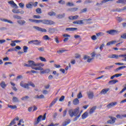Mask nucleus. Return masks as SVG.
<instances>
[{"instance_id": "nucleus-60", "label": "nucleus", "mask_w": 126, "mask_h": 126, "mask_svg": "<svg viewBox=\"0 0 126 126\" xmlns=\"http://www.w3.org/2000/svg\"><path fill=\"white\" fill-rule=\"evenodd\" d=\"M19 6L21 8H23L24 7V3L21 2L19 4Z\"/></svg>"}, {"instance_id": "nucleus-5", "label": "nucleus", "mask_w": 126, "mask_h": 126, "mask_svg": "<svg viewBox=\"0 0 126 126\" xmlns=\"http://www.w3.org/2000/svg\"><path fill=\"white\" fill-rule=\"evenodd\" d=\"M28 63L29 64L24 63V66H27V67H31L32 69L34 68V66H35L36 63L33 61H28Z\"/></svg>"}, {"instance_id": "nucleus-58", "label": "nucleus", "mask_w": 126, "mask_h": 126, "mask_svg": "<svg viewBox=\"0 0 126 126\" xmlns=\"http://www.w3.org/2000/svg\"><path fill=\"white\" fill-rule=\"evenodd\" d=\"M113 67H114V65L108 66L105 67V69H111V68H113Z\"/></svg>"}, {"instance_id": "nucleus-44", "label": "nucleus", "mask_w": 126, "mask_h": 126, "mask_svg": "<svg viewBox=\"0 0 126 126\" xmlns=\"http://www.w3.org/2000/svg\"><path fill=\"white\" fill-rule=\"evenodd\" d=\"M95 56H97V54H96V52H93L91 53V57L94 60V58H95Z\"/></svg>"}, {"instance_id": "nucleus-39", "label": "nucleus", "mask_w": 126, "mask_h": 126, "mask_svg": "<svg viewBox=\"0 0 126 126\" xmlns=\"http://www.w3.org/2000/svg\"><path fill=\"white\" fill-rule=\"evenodd\" d=\"M77 99H80L82 98V93H81V92H80L77 95Z\"/></svg>"}, {"instance_id": "nucleus-45", "label": "nucleus", "mask_w": 126, "mask_h": 126, "mask_svg": "<svg viewBox=\"0 0 126 126\" xmlns=\"http://www.w3.org/2000/svg\"><path fill=\"white\" fill-rule=\"evenodd\" d=\"M43 40H50V38L49 37V36H48L47 35H45L44 36H43Z\"/></svg>"}, {"instance_id": "nucleus-40", "label": "nucleus", "mask_w": 126, "mask_h": 126, "mask_svg": "<svg viewBox=\"0 0 126 126\" xmlns=\"http://www.w3.org/2000/svg\"><path fill=\"white\" fill-rule=\"evenodd\" d=\"M8 108H10V109H12V110H14V109H16L17 108V106L16 105H8Z\"/></svg>"}, {"instance_id": "nucleus-26", "label": "nucleus", "mask_w": 126, "mask_h": 126, "mask_svg": "<svg viewBox=\"0 0 126 126\" xmlns=\"http://www.w3.org/2000/svg\"><path fill=\"white\" fill-rule=\"evenodd\" d=\"M57 101H58V98L54 99V100L49 105V108H52V107L54 106V104L57 103Z\"/></svg>"}, {"instance_id": "nucleus-62", "label": "nucleus", "mask_w": 126, "mask_h": 126, "mask_svg": "<svg viewBox=\"0 0 126 126\" xmlns=\"http://www.w3.org/2000/svg\"><path fill=\"white\" fill-rule=\"evenodd\" d=\"M66 113H67V109H65L63 112V117H64L66 116Z\"/></svg>"}, {"instance_id": "nucleus-3", "label": "nucleus", "mask_w": 126, "mask_h": 126, "mask_svg": "<svg viewBox=\"0 0 126 126\" xmlns=\"http://www.w3.org/2000/svg\"><path fill=\"white\" fill-rule=\"evenodd\" d=\"M20 85L23 88H26V89H29V86H32V87H35V84L34 83L31 82L29 84L28 83H24L23 81H21L20 83Z\"/></svg>"}, {"instance_id": "nucleus-25", "label": "nucleus", "mask_w": 126, "mask_h": 126, "mask_svg": "<svg viewBox=\"0 0 126 126\" xmlns=\"http://www.w3.org/2000/svg\"><path fill=\"white\" fill-rule=\"evenodd\" d=\"M73 104L75 105V106L78 105V104H79V100H78V98H75L73 101Z\"/></svg>"}, {"instance_id": "nucleus-10", "label": "nucleus", "mask_w": 126, "mask_h": 126, "mask_svg": "<svg viewBox=\"0 0 126 126\" xmlns=\"http://www.w3.org/2000/svg\"><path fill=\"white\" fill-rule=\"evenodd\" d=\"M118 104V102L115 101L109 103L107 106L106 107L107 109H111V108L114 107L116 105Z\"/></svg>"}, {"instance_id": "nucleus-54", "label": "nucleus", "mask_w": 126, "mask_h": 126, "mask_svg": "<svg viewBox=\"0 0 126 126\" xmlns=\"http://www.w3.org/2000/svg\"><path fill=\"white\" fill-rule=\"evenodd\" d=\"M121 38H122V39H126V33H123L121 35Z\"/></svg>"}, {"instance_id": "nucleus-63", "label": "nucleus", "mask_w": 126, "mask_h": 126, "mask_svg": "<svg viewBox=\"0 0 126 126\" xmlns=\"http://www.w3.org/2000/svg\"><path fill=\"white\" fill-rule=\"evenodd\" d=\"M33 18H37L38 19H40V18H41V16H39V15H33Z\"/></svg>"}, {"instance_id": "nucleus-41", "label": "nucleus", "mask_w": 126, "mask_h": 126, "mask_svg": "<svg viewBox=\"0 0 126 126\" xmlns=\"http://www.w3.org/2000/svg\"><path fill=\"white\" fill-rule=\"evenodd\" d=\"M66 50H60L57 51V53L58 54H59V55H61V54H63V53H64V52H66Z\"/></svg>"}, {"instance_id": "nucleus-34", "label": "nucleus", "mask_w": 126, "mask_h": 126, "mask_svg": "<svg viewBox=\"0 0 126 126\" xmlns=\"http://www.w3.org/2000/svg\"><path fill=\"white\" fill-rule=\"evenodd\" d=\"M32 69H34L35 70H44L43 67L41 66H38L37 67H34V68H32Z\"/></svg>"}, {"instance_id": "nucleus-17", "label": "nucleus", "mask_w": 126, "mask_h": 126, "mask_svg": "<svg viewBox=\"0 0 126 126\" xmlns=\"http://www.w3.org/2000/svg\"><path fill=\"white\" fill-rule=\"evenodd\" d=\"M0 20L1 21H3V22H8V23H10V24H13V22H12V21L4 18H0Z\"/></svg>"}, {"instance_id": "nucleus-48", "label": "nucleus", "mask_w": 126, "mask_h": 126, "mask_svg": "<svg viewBox=\"0 0 126 126\" xmlns=\"http://www.w3.org/2000/svg\"><path fill=\"white\" fill-rule=\"evenodd\" d=\"M44 64L42 63H35V66H44Z\"/></svg>"}, {"instance_id": "nucleus-57", "label": "nucleus", "mask_w": 126, "mask_h": 126, "mask_svg": "<svg viewBox=\"0 0 126 126\" xmlns=\"http://www.w3.org/2000/svg\"><path fill=\"white\" fill-rule=\"evenodd\" d=\"M83 20H78V25H81V24H83Z\"/></svg>"}, {"instance_id": "nucleus-49", "label": "nucleus", "mask_w": 126, "mask_h": 126, "mask_svg": "<svg viewBox=\"0 0 126 126\" xmlns=\"http://www.w3.org/2000/svg\"><path fill=\"white\" fill-rule=\"evenodd\" d=\"M116 118L117 119H122L123 118V115L117 114L116 115Z\"/></svg>"}, {"instance_id": "nucleus-55", "label": "nucleus", "mask_w": 126, "mask_h": 126, "mask_svg": "<svg viewBox=\"0 0 126 126\" xmlns=\"http://www.w3.org/2000/svg\"><path fill=\"white\" fill-rule=\"evenodd\" d=\"M59 3H60L61 4H65V1L63 0H60V1H58Z\"/></svg>"}, {"instance_id": "nucleus-35", "label": "nucleus", "mask_w": 126, "mask_h": 126, "mask_svg": "<svg viewBox=\"0 0 126 126\" xmlns=\"http://www.w3.org/2000/svg\"><path fill=\"white\" fill-rule=\"evenodd\" d=\"M119 57H121V58H123L124 59H122V61H124V62H126V54L120 55Z\"/></svg>"}, {"instance_id": "nucleus-47", "label": "nucleus", "mask_w": 126, "mask_h": 126, "mask_svg": "<svg viewBox=\"0 0 126 126\" xmlns=\"http://www.w3.org/2000/svg\"><path fill=\"white\" fill-rule=\"evenodd\" d=\"M28 50V47L26 46H24L23 47L24 53H27Z\"/></svg>"}, {"instance_id": "nucleus-51", "label": "nucleus", "mask_w": 126, "mask_h": 126, "mask_svg": "<svg viewBox=\"0 0 126 126\" xmlns=\"http://www.w3.org/2000/svg\"><path fill=\"white\" fill-rule=\"evenodd\" d=\"M91 39L93 41H95L97 39V36L95 35H94L91 36Z\"/></svg>"}, {"instance_id": "nucleus-12", "label": "nucleus", "mask_w": 126, "mask_h": 126, "mask_svg": "<svg viewBox=\"0 0 126 126\" xmlns=\"http://www.w3.org/2000/svg\"><path fill=\"white\" fill-rule=\"evenodd\" d=\"M15 121H19V117H16L15 118H14L10 123V125L11 126L13 125H15L16 124V122H15Z\"/></svg>"}, {"instance_id": "nucleus-23", "label": "nucleus", "mask_w": 126, "mask_h": 126, "mask_svg": "<svg viewBox=\"0 0 126 126\" xmlns=\"http://www.w3.org/2000/svg\"><path fill=\"white\" fill-rule=\"evenodd\" d=\"M117 82H119V81L118 80H112L108 82V84H110V85H113V84H116Z\"/></svg>"}, {"instance_id": "nucleus-11", "label": "nucleus", "mask_w": 126, "mask_h": 126, "mask_svg": "<svg viewBox=\"0 0 126 126\" xmlns=\"http://www.w3.org/2000/svg\"><path fill=\"white\" fill-rule=\"evenodd\" d=\"M84 59L87 60V63H91V61L94 60L93 58H90V57L87 55L84 56Z\"/></svg>"}, {"instance_id": "nucleus-21", "label": "nucleus", "mask_w": 126, "mask_h": 126, "mask_svg": "<svg viewBox=\"0 0 126 126\" xmlns=\"http://www.w3.org/2000/svg\"><path fill=\"white\" fill-rule=\"evenodd\" d=\"M64 16H65V13L58 14L56 15L57 18H58L59 19H62V18H64Z\"/></svg>"}, {"instance_id": "nucleus-46", "label": "nucleus", "mask_w": 126, "mask_h": 126, "mask_svg": "<svg viewBox=\"0 0 126 126\" xmlns=\"http://www.w3.org/2000/svg\"><path fill=\"white\" fill-rule=\"evenodd\" d=\"M36 12L37 13H38L39 14H41L42 13V10H41V8H38L36 9Z\"/></svg>"}, {"instance_id": "nucleus-64", "label": "nucleus", "mask_w": 126, "mask_h": 126, "mask_svg": "<svg viewBox=\"0 0 126 126\" xmlns=\"http://www.w3.org/2000/svg\"><path fill=\"white\" fill-rule=\"evenodd\" d=\"M34 23H40V20H35L33 19V22Z\"/></svg>"}, {"instance_id": "nucleus-4", "label": "nucleus", "mask_w": 126, "mask_h": 126, "mask_svg": "<svg viewBox=\"0 0 126 126\" xmlns=\"http://www.w3.org/2000/svg\"><path fill=\"white\" fill-rule=\"evenodd\" d=\"M40 23H42V24L45 25H54V24H55V22L51 20L43 19L40 20Z\"/></svg>"}, {"instance_id": "nucleus-52", "label": "nucleus", "mask_w": 126, "mask_h": 126, "mask_svg": "<svg viewBox=\"0 0 126 126\" xmlns=\"http://www.w3.org/2000/svg\"><path fill=\"white\" fill-rule=\"evenodd\" d=\"M12 12L14 13H20V11H19V10H15V9H13L12 10Z\"/></svg>"}, {"instance_id": "nucleus-2", "label": "nucleus", "mask_w": 126, "mask_h": 126, "mask_svg": "<svg viewBox=\"0 0 126 126\" xmlns=\"http://www.w3.org/2000/svg\"><path fill=\"white\" fill-rule=\"evenodd\" d=\"M46 115L47 113H45L43 116L40 115L37 117V119H35L33 122L34 126H37V125L39 124V122H41V121H45V120H46Z\"/></svg>"}, {"instance_id": "nucleus-38", "label": "nucleus", "mask_w": 126, "mask_h": 126, "mask_svg": "<svg viewBox=\"0 0 126 126\" xmlns=\"http://www.w3.org/2000/svg\"><path fill=\"white\" fill-rule=\"evenodd\" d=\"M69 10H70V11H72V12L77 11V10H78V8H76V7L71 8L69 9Z\"/></svg>"}, {"instance_id": "nucleus-42", "label": "nucleus", "mask_w": 126, "mask_h": 126, "mask_svg": "<svg viewBox=\"0 0 126 126\" xmlns=\"http://www.w3.org/2000/svg\"><path fill=\"white\" fill-rule=\"evenodd\" d=\"M30 97L28 95H26L24 97H23L21 98V100H22V101H26V100H28V99H29Z\"/></svg>"}, {"instance_id": "nucleus-31", "label": "nucleus", "mask_w": 126, "mask_h": 126, "mask_svg": "<svg viewBox=\"0 0 126 126\" xmlns=\"http://www.w3.org/2000/svg\"><path fill=\"white\" fill-rule=\"evenodd\" d=\"M12 101L14 103H18V102H19V99L17 97L14 96L13 97Z\"/></svg>"}, {"instance_id": "nucleus-22", "label": "nucleus", "mask_w": 126, "mask_h": 126, "mask_svg": "<svg viewBox=\"0 0 126 126\" xmlns=\"http://www.w3.org/2000/svg\"><path fill=\"white\" fill-rule=\"evenodd\" d=\"M89 115V113L87 112H85L84 114L82 115V119L83 120H84V119H86L87 117Z\"/></svg>"}, {"instance_id": "nucleus-19", "label": "nucleus", "mask_w": 126, "mask_h": 126, "mask_svg": "<svg viewBox=\"0 0 126 126\" xmlns=\"http://www.w3.org/2000/svg\"><path fill=\"white\" fill-rule=\"evenodd\" d=\"M120 57V55L117 54H113L111 56H108V58H109L110 59H119V58Z\"/></svg>"}, {"instance_id": "nucleus-13", "label": "nucleus", "mask_w": 126, "mask_h": 126, "mask_svg": "<svg viewBox=\"0 0 126 126\" xmlns=\"http://www.w3.org/2000/svg\"><path fill=\"white\" fill-rule=\"evenodd\" d=\"M17 23L19 24V25L23 26L26 24V21L24 20H20L17 21Z\"/></svg>"}, {"instance_id": "nucleus-30", "label": "nucleus", "mask_w": 126, "mask_h": 126, "mask_svg": "<svg viewBox=\"0 0 126 126\" xmlns=\"http://www.w3.org/2000/svg\"><path fill=\"white\" fill-rule=\"evenodd\" d=\"M117 3H123V4H126V0H118L116 1Z\"/></svg>"}, {"instance_id": "nucleus-14", "label": "nucleus", "mask_w": 126, "mask_h": 126, "mask_svg": "<svg viewBox=\"0 0 126 126\" xmlns=\"http://www.w3.org/2000/svg\"><path fill=\"white\" fill-rule=\"evenodd\" d=\"M126 6L123 7V8H117L116 9L113 10V11L115 12V11L118 12H122V11H124V10H126Z\"/></svg>"}, {"instance_id": "nucleus-36", "label": "nucleus", "mask_w": 126, "mask_h": 126, "mask_svg": "<svg viewBox=\"0 0 126 126\" xmlns=\"http://www.w3.org/2000/svg\"><path fill=\"white\" fill-rule=\"evenodd\" d=\"M123 68H126V66H122L116 69L115 71H119L121 69H123Z\"/></svg>"}, {"instance_id": "nucleus-6", "label": "nucleus", "mask_w": 126, "mask_h": 126, "mask_svg": "<svg viewBox=\"0 0 126 126\" xmlns=\"http://www.w3.org/2000/svg\"><path fill=\"white\" fill-rule=\"evenodd\" d=\"M42 41L39 40H31L28 42V44L30 45H35V46H40Z\"/></svg>"}, {"instance_id": "nucleus-50", "label": "nucleus", "mask_w": 126, "mask_h": 126, "mask_svg": "<svg viewBox=\"0 0 126 126\" xmlns=\"http://www.w3.org/2000/svg\"><path fill=\"white\" fill-rule=\"evenodd\" d=\"M39 60H40L41 62H47L46 59L43 57H39Z\"/></svg>"}, {"instance_id": "nucleus-18", "label": "nucleus", "mask_w": 126, "mask_h": 126, "mask_svg": "<svg viewBox=\"0 0 126 126\" xmlns=\"http://www.w3.org/2000/svg\"><path fill=\"white\" fill-rule=\"evenodd\" d=\"M96 109H97V107H96V106H93V107H92L90 109V111H89L90 115L93 114L94 113V112H95V110H96Z\"/></svg>"}, {"instance_id": "nucleus-24", "label": "nucleus", "mask_w": 126, "mask_h": 126, "mask_svg": "<svg viewBox=\"0 0 126 126\" xmlns=\"http://www.w3.org/2000/svg\"><path fill=\"white\" fill-rule=\"evenodd\" d=\"M65 30L66 31H76L77 28H67Z\"/></svg>"}, {"instance_id": "nucleus-20", "label": "nucleus", "mask_w": 126, "mask_h": 126, "mask_svg": "<svg viewBox=\"0 0 126 126\" xmlns=\"http://www.w3.org/2000/svg\"><path fill=\"white\" fill-rule=\"evenodd\" d=\"M88 96L89 99H92L94 97V94L92 92H89L88 93Z\"/></svg>"}, {"instance_id": "nucleus-16", "label": "nucleus", "mask_w": 126, "mask_h": 126, "mask_svg": "<svg viewBox=\"0 0 126 126\" xmlns=\"http://www.w3.org/2000/svg\"><path fill=\"white\" fill-rule=\"evenodd\" d=\"M109 90H110V89H109V88L103 89L101 90V91L100 92V94H103V95H105V94H107V93Z\"/></svg>"}, {"instance_id": "nucleus-56", "label": "nucleus", "mask_w": 126, "mask_h": 126, "mask_svg": "<svg viewBox=\"0 0 126 126\" xmlns=\"http://www.w3.org/2000/svg\"><path fill=\"white\" fill-rule=\"evenodd\" d=\"M66 5H67L68 6H74V4L68 2V3H67Z\"/></svg>"}, {"instance_id": "nucleus-8", "label": "nucleus", "mask_w": 126, "mask_h": 126, "mask_svg": "<svg viewBox=\"0 0 126 126\" xmlns=\"http://www.w3.org/2000/svg\"><path fill=\"white\" fill-rule=\"evenodd\" d=\"M108 118L109 119H111V120H109L107 121V124H110L111 125H113V124H115L116 123V121H117V118L116 117H113L112 116H108Z\"/></svg>"}, {"instance_id": "nucleus-27", "label": "nucleus", "mask_w": 126, "mask_h": 126, "mask_svg": "<svg viewBox=\"0 0 126 126\" xmlns=\"http://www.w3.org/2000/svg\"><path fill=\"white\" fill-rule=\"evenodd\" d=\"M56 30L54 28H49L48 29V33L50 34H54V32H55Z\"/></svg>"}, {"instance_id": "nucleus-33", "label": "nucleus", "mask_w": 126, "mask_h": 126, "mask_svg": "<svg viewBox=\"0 0 126 126\" xmlns=\"http://www.w3.org/2000/svg\"><path fill=\"white\" fill-rule=\"evenodd\" d=\"M105 35V33L102 32H99L96 33V37H102Z\"/></svg>"}, {"instance_id": "nucleus-7", "label": "nucleus", "mask_w": 126, "mask_h": 126, "mask_svg": "<svg viewBox=\"0 0 126 126\" xmlns=\"http://www.w3.org/2000/svg\"><path fill=\"white\" fill-rule=\"evenodd\" d=\"M120 31H117L116 30H111L107 31L106 32V33H107V34H109L110 35H112L113 36H114L115 35L120 34Z\"/></svg>"}, {"instance_id": "nucleus-43", "label": "nucleus", "mask_w": 126, "mask_h": 126, "mask_svg": "<svg viewBox=\"0 0 126 126\" xmlns=\"http://www.w3.org/2000/svg\"><path fill=\"white\" fill-rule=\"evenodd\" d=\"M48 14L49 15V16H55L56 15V13H55V12H49L48 13Z\"/></svg>"}, {"instance_id": "nucleus-61", "label": "nucleus", "mask_w": 126, "mask_h": 126, "mask_svg": "<svg viewBox=\"0 0 126 126\" xmlns=\"http://www.w3.org/2000/svg\"><path fill=\"white\" fill-rule=\"evenodd\" d=\"M104 47H105V44L103 43L100 45L99 47V49L100 50V51H102L103 50V48H104Z\"/></svg>"}, {"instance_id": "nucleus-9", "label": "nucleus", "mask_w": 126, "mask_h": 126, "mask_svg": "<svg viewBox=\"0 0 126 126\" xmlns=\"http://www.w3.org/2000/svg\"><path fill=\"white\" fill-rule=\"evenodd\" d=\"M33 28H34V29H35V30H37V31H39V32H42L44 33L47 32V30L44 28H40L37 26H33Z\"/></svg>"}, {"instance_id": "nucleus-28", "label": "nucleus", "mask_w": 126, "mask_h": 126, "mask_svg": "<svg viewBox=\"0 0 126 126\" xmlns=\"http://www.w3.org/2000/svg\"><path fill=\"white\" fill-rule=\"evenodd\" d=\"M33 4V2H30L29 3L26 4V7L27 8H32Z\"/></svg>"}, {"instance_id": "nucleus-29", "label": "nucleus", "mask_w": 126, "mask_h": 126, "mask_svg": "<svg viewBox=\"0 0 126 126\" xmlns=\"http://www.w3.org/2000/svg\"><path fill=\"white\" fill-rule=\"evenodd\" d=\"M116 43H117V41L116 40L111 41L108 42L106 44V46H110V45H114V44H116Z\"/></svg>"}, {"instance_id": "nucleus-53", "label": "nucleus", "mask_w": 126, "mask_h": 126, "mask_svg": "<svg viewBox=\"0 0 126 126\" xmlns=\"http://www.w3.org/2000/svg\"><path fill=\"white\" fill-rule=\"evenodd\" d=\"M114 0H102L101 1L102 3H105L106 2H108V1H113Z\"/></svg>"}, {"instance_id": "nucleus-37", "label": "nucleus", "mask_w": 126, "mask_h": 126, "mask_svg": "<svg viewBox=\"0 0 126 126\" xmlns=\"http://www.w3.org/2000/svg\"><path fill=\"white\" fill-rule=\"evenodd\" d=\"M13 18L15 19H22V17L20 16H18V15H15L13 16Z\"/></svg>"}, {"instance_id": "nucleus-15", "label": "nucleus", "mask_w": 126, "mask_h": 126, "mask_svg": "<svg viewBox=\"0 0 126 126\" xmlns=\"http://www.w3.org/2000/svg\"><path fill=\"white\" fill-rule=\"evenodd\" d=\"M70 123V120L67 119L63 123L61 126H66L67 125Z\"/></svg>"}, {"instance_id": "nucleus-1", "label": "nucleus", "mask_w": 126, "mask_h": 126, "mask_svg": "<svg viewBox=\"0 0 126 126\" xmlns=\"http://www.w3.org/2000/svg\"><path fill=\"white\" fill-rule=\"evenodd\" d=\"M79 107H77L74 110L73 109H70L68 110V114L71 117V118H72V117H76L78 116V114H79Z\"/></svg>"}, {"instance_id": "nucleus-59", "label": "nucleus", "mask_w": 126, "mask_h": 126, "mask_svg": "<svg viewBox=\"0 0 126 126\" xmlns=\"http://www.w3.org/2000/svg\"><path fill=\"white\" fill-rule=\"evenodd\" d=\"M64 100V96L62 95L61 98L59 99V101L60 102H62V101H63Z\"/></svg>"}, {"instance_id": "nucleus-32", "label": "nucleus", "mask_w": 126, "mask_h": 126, "mask_svg": "<svg viewBox=\"0 0 126 126\" xmlns=\"http://www.w3.org/2000/svg\"><path fill=\"white\" fill-rule=\"evenodd\" d=\"M0 86L3 89L6 87V84H5L4 81H2L0 84Z\"/></svg>"}]
</instances>
